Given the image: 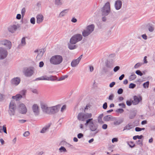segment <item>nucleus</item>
<instances>
[{"label": "nucleus", "mask_w": 155, "mask_h": 155, "mask_svg": "<svg viewBox=\"0 0 155 155\" xmlns=\"http://www.w3.org/2000/svg\"><path fill=\"white\" fill-rule=\"evenodd\" d=\"M92 117V114L91 113H80L77 116V118L80 121L86 120L85 125H89L90 130L92 131H94L96 130L97 127L94 123L93 121V119L91 118Z\"/></svg>", "instance_id": "1"}, {"label": "nucleus", "mask_w": 155, "mask_h": 155, "mask_svg": "<svg viewBox=\"0 0 155 155\" xmlns=\"http://www.w3.org/2000/svg\"><path fill=\"white\" fill-rule=\"evenodd\" d=\"M63 60L62 56L60 55H57L52 56L50 58V63L53 64L58 65L61 64Z\"/></svg>", "instance_id": "2"}, {"label": "nucleus", "mask_w": 155, "mask_h": 155, "mask_svg": "<svg viewBox=\"0 0 155 155\" xmlns=\"http://www.w3.org/2000/svg\"><path fill=\"white\" fill-rule=\"evenodd\" d=\"M94 24L89 25L87 26L86 29L84 30L82 32V35L85 37L88 36L94 30Z\"/></svg>", "instance_id": "3"}, {"label": "nucleus", "mask_w": 155, "mask_h": 155, "mask_svg": "<svg viewBox=\"0 0 155 155\" xmlns=\"http://www.w3.org/2000/svg\"><path fill=\"white\" fill-rule=\"evenodd\" d=\"M110 11V3L109 2H107L101 9L102 14L103 15L107 16Z\"/></svg>", "instance_id": "4"}, {"label": "nucleus", "mask_w": 155, "mask_h": 155, "mask_svg": "<svg viewBox=\"0 0 155 155\" xmlns=\"http://www.w3.org/2000/svg\"><path fill=\"white\" fill-rule=\"evenodd\" d=\"M82 39V36L80 34H77L73 35L70 39V43L72 44H74L77 42L81 41Z\"/></svg>", "instance_id": "5"}, {"label": "nucleus", "mask_w": 155, "mask_h": 155, "mask_svg": "<svg viewBox=\"0 0 155 155\" xmlns=\"http://www.w3.org/2000/svg\"><path fill=\"white\" fill-rule=\"evenodd\" d=\"M16 106L15 101H12L9 104L8 112L11 116L14 115L15 113Z\"/></svg>", "instance_id": "6"}, {"label": "nucleus", "mask_w": 155, "mask_h": 155, "mask_svg": "<svg viewBox=\"0 0 155 155\" xmlns=\"http://www.w3.org/2000/svg\"><path fill=\"white\" fill-rule=\"evenodd\" d=\"M40 105L42 111L45 113L49 114L50 107H48L47 104L43 102H41Z\"/></svg>", "instance_id": "7"}, {"label": "nucleus", "mask_w": 155, "mask_h": 155, "mask_svg": "<svg viewBox=\"0 0 155 155\" xmlns=\"http://www.w3.org/2000/svg\"><path fill=\"white\" fill-rule=\"evenodd\" d=\"M34 68L33 67L25 68L24 69L23 73L27 77L31 76L34 73Z\"/></svg>", "instance_id": "8"}, {"label": "nucleus", "mask_w": 155, "mask_h": 155, "mask_svg": "<svg viewBox=\"0 0 155 155\" xmlns=\"http://www.w3.org/2000/svg\"><path fill=\"white\" fill-rule=\"evenodd\" d=\"M61 107L60 104H58L56 106L50 107L49 114H54L58 112Z\"/></svg>", "instance_id": "9"}, {"label": "nucleus", "mask_w": 155, "mask_h": 155, "mask_svg": "<svg viewBox=\"0 0 155 155\" xmlns=\"http://www.w3.org/2000/svg\"><path fill=\"white\" fill-rule=\"evenodd\" d=\"M0 44L5 46L7 49H10L12 46L11 41L7 40H3L0 41Z\"/></svg>", "instance_id": "10"}, {"label": "nucleus", "mask_w": 155, "mask_h": 155, "mask_svg": "<svg viewBox=\"0 0 155 155\" xmlns=\"http://www.w3.org/2000/svg\"><path fill=\"white\" fill-rule=\"evenodd\" d=\"M56 77L53 76H50L48 77L47 76H43L40 78H38L36 79V80H47V81H54L56 80Z\"/></svg>", "instance_id": "11"}, {"label": "nucleus", "mask_w": 155, "mask_h": 155, "mask_svg": "<svg viewBox=\"0 0 155 155\" xmlns=\"http://www.w3.org/2000/svg\"><path fill=\"white\" fill-rule=\"evenodd\" d=\"M8 54L7 51L3 48H0V60L5 59Z\"/></svg>", "instance_id": "12"}, {"label": "nucleus", "mask_w": 155, "mask_h": 155, "mask_svg": "<svg viewBox=\"0 0 155 155\" xmlns=\"http://www.w3.org/2000/svg\"><path fill=\"white\" fill-rule=\"evenodd\" d=\"M19 27V26L18 24H12L8 28V30L9 32L12 33H14Z\"/></svg>", "instance_id": "13"}, {"label": "nucleus", "mask_w": 155, "mask_h": 155, "mask_svg": "<svg viewBox=\"0 0 155 155\" xmlns=\"http://www.w3.org/2000/svg\"><path fill=\"white\" fill-rule=\"evenodd\" d=\"M18 110L21 114H25L27 112V109L25 105L23 104H21L19 105Z\"/></svg>", "instance_id": "14"}, {"label": "nucleus", "mask_w": 155, "mask_h": 155, "mask_svg": "<svg viewBox=\"0 0 155 155\" xmlns=\"http://www.w3.org/2000/svg\"><path fill=\"white\" fill-rule=\"evenodd\" d=\"M32 110L36 116L38 115L39 114V108L38 105L36 104H34L32 106Z\"/></svg>", "instance_id": "15"}, {"label": "nucleus", "mask_w": 155, "mask_h": 155, "mask_svg": "<svg viewBox=\"0 0 155 155\" xmlns=\"http://www.w3.org/2000/svg\"><path fill=\"white\" fill-rule=\"evenodd\" d=\"M35 52L37 53V55L36 58L38 60L40 59L43 56L44 52V49H39L35 51Z\"/></svg>", "instance_id": "16"}, {"label": "nucleus", "mask_w": 155, "mask_h": 155, "mask_svg": "<svg viewBox=\"0 0 155 155\" xmlns=\"http://www.w3.org/2000/svg\"><path fill=\"white\" fill-rule=\"evenodd\" d=\"M36 18L37 19L36 22L38 24H40L42 22L44 19L43 15L41 14L37 15Z\"/></svg>", "instance_id": "17"}, {"label": "nucleus", "mask_w": 155, "mask_h": 155, "mask_svg": "<svg viewBox=\"0 0 155 155\" xmlns=\"http://www.w3.org/2000/svg\"><path fill=\"white\" fill-rule=\"evenodd\" d=\"M122 3L121 1L120 0L116 1L115 3L114 6L117 10H118L120 9L122 7Z\"/></svg>", "instance_id": "18"}, {"label": "nucleus", "mask_w": 155, "mask_h": 155, "mask_svg": "<svg viewBox=\"0 0 155 155\" xmlns=\"http://www.w3.org/2000/svg\"><path fill=\"white\" fill-rule=\"evenodd\" d=\"M134 100L132 101V103L134 104L135 105L138 104L142 100L141 97H139L136 96H134Z\"/></svg>", "instance_id": "19"}, {"label": "nucleus", "mask_w": 155, "mask_h": 155, "mask_svg": "<svg viewBox=\"0 0 155 155\" xmlns=\"http://www.w3.org/2000/svg\"><path fill=\"white\" fill-rule=\"evenodd\" d=\"M20 80L18 78H15L12 80V84L15 85H18L19 83Z\"/></svg>", "instance_id": "20"}, {"label": "nucleus", "mask_w": 155, "mask_h": 155, "mask_svg": "<svg viewBox=\"0 0 155 155\" xmlns=\"http://www.w3.org/2000/svg\"><path fill=\"white\" fill-rule=\"evenodd\" d=\"M68 9H65L61 12L59 15V17L61 18L65 15L68 13Z\"/></svg>", "instance_id": "21"}, {"label": "nucleus", "mask_w": 155, "mask_h": 155, "mask_svg": "<svg viewBox=\"0 0 155 155\" xmlns=\"http://www.w3.org/2000/svg\"><path fill=\"white\" fill-rule=\"evenodd\" d=\"M79 61L77 59L74 60L71 62V64L72 67H75L79 64Z\"/></svg>", "instance_id": "22"}, {"label": "nucleus", "mask_w": 155, "mask_h": 155, "mask_svg": "<svg viewBox=\"0 0 155 155\" xmlns=\"http://www.w3.org/2000/svg\"><path fill=\"white\" fill-rule=\"evenodd\" d=\"M134 126L130 124H127L124 128V129L123 130H129L130 129H131L132 128L134 127Z\"/></svg>", "instance_id": "23"}, {"label": "nucleus", "mask_w": 155, "mask_h": 155, "mask_svg": "<svg viewBox=\"0 0 155 155\" xmlns=\"http://www.w3.org/2000/svg\"><path fill=\"white\" fill-rule=\"evenodd\" d=\"M55 4L57 6H61L63 4L62 0H55Z\"/></svg>", "instance_id": "24"}, {"label": "nucleus", "mask_w": 155, "mask_h": 155, "mask_svg": "<svg viewBox=\"0 0 155 155\" xmlns=\"http://www.w3.org/2000/svg\"><path fill=\"white\" fill-rule=\"evenodd\" d=\"M22 97V95H20L19 94H16L15 96H13L12 98L14 99H15L16 100H18L19 99H20Z\"/></svg>", "instance_id": "25"}, {"label": "nucleus", "mask_w": 155, "mask_h": 155, "mask_svg": "<svg viewBox=\"0 0 155 155\" xmlns=\"http://www.w3.org/2000/svg\"><path fill=\"white\" fill-rule=\"evenodd\" d=\"M123 121V119L115 120L114 122V124L116 125H119Z\"/></svg>", "instance_id": "26"}, {"label": "nucleus", "mask_w": 155, "mask_h": 155, "mask_svg": "<svg viewBox=\"0 0 155 155\" xmlns=\"http://www.w3.org/2000/svg\"><path fill=\"white\" fill-rule=\"evenodd\" d=\"M104 114H101L99 115L98 117V122L100 123H102L103 122L102 121V118Z\"/></svg>", "instance_id": "27"}, {"label": "nucleus", "mask_w": 155, "mask_h": 155, "mask_svg": "<svg viewBox=\"0 0 155 155\" xmlns=\"http://www.w3.org/2000/svg\"><path fill=\"white\" fill-rule=\"evenodd\" d=\"M49 127L50 126H47L45 127L42 129V130L41 131V132L43 133H45L46 131L47 130L49 129Z\"/></svg>", "instance_id": "28"}, {"label": "nucleus", "mask_w": 155, "mask_h": 155, "mask_svg": "<svg viewBox=\"0 0 155 155\" xmlns=\"http://www.w3.org/2000/svg\"><path fill=\"white\" fill-rule=\"evenodd\" d=\"M26 44V41H25V37H23L22 38L21 40V44H20L19 47H20V46L22 45L24 46Z\"/></svg>", "instance_id": "29"}, {"label": "nucleus", "mask_w": 155, "mask_h": 155, "mask_svg": "<svg viewBox=\"0 0 155 155\" xmlns=\"http://www.w3.org/2000/svg\"><path fill=\"white\" fill-rule=\"evenodd\" d=\"M137 77L136 75L135 74H132L130 75L129 78V80L131 81L134 80Z\"/></svg>", "instance_id": "30"}, {"label": "nucleus", "mask_w": 155, "mask_h": 155, "mask_svg": "<svg viewBox=\"0 0 155 155\" xmlns=\"http://www.w3.org/2000/svg\"><path fill=\"white\" fill-rule=\"evenodd\" d=\"M59 152L60 153L62 152H67V151L65 149V148L64 147H61L59 149Z\"/></svg>", "instance_id": "31"}, {"label": "nucleus", "mask_w": 155, "mask_h": 155, "mask_svg": "<svg viewBox=\"0 0 155 155\" xmlns=\"http://www.w3.org/2000/svg\"><path fill=\"white\" fill-rule=\"evenodd\" d=\"M111 117L110 115L105 116L104 117V120L105 121H109L111 120Z\"/></svg>", "instance_id": "32"}, {"label": "nucleus", "mask_w": 155, "mask_h": 155, "mask_svg": "<svg viewBox=\"0 0 155 155\" xmlns=\"http://www.w3.org/2000/svg\"><path fill=\"white\" fill-rule=\"evenodd\" d=\"M72 44H69L68 45V48L72 50L76 48V46L75 45H72Z\"/></svg>", "instance_id": "33"}, {"label": "nucleus", "mask_w": 155, "mask_h": 155, "mask_svg": "<svg viewBox=\"0 0 155 155\" xmlns=\"http://www.w3.org/2000/svg\"><path fill=\"white\" fill-rule=\"evenodd\" d=\"M143 137V136L142 135H141L140 136L136 135V136H134L133 137V139L134 140H136L137 139H140L142 138Z\"/></svg>", "instance_id": "34"}, {"label": "nucleus", "mask_w": 155, "mask_h": 155, "mask_svg": "<svg viewBox=\"0 0 155 155\" xmlns=\"http://www.w3.org/2000/svg\"><path fill=\"white\" fill-rule=\"evenodd\" d=\"M26 92V91L25 90H23L20 92V94L22 95V97L25 96V95Z\"/></svg>", "instance_id": "35"}, {"label": "nucleus", "mask_w": 155, "mask_h": 155, "mask_svg": "<svg viewBox=\"0 0 155 155\" xmlns=\"http://www.w3.org/2000/svg\"><path fill=\"white\" fill-rule=\"evenodd\" d=\"M149 81H147L143 84V86L144 88H147L149 87Z\"/></svg>", "instance_id": "36"}, {"label": "nucleus", "mask_w": 155, "mask_h": 155, "mask_svg": "<svg viewBox=\"0 0 155 155\" xmlns=\"http://www.w3.org/2000/svg\"><path fill=\"white\" fill-rule=\"evenodd\" d=\"M128 144L130 147L131 148L134 147L135 146V144L133 142L130 141L128 143Z\"/></svg>", "instance_id": "37"}, {"label": "nucleus", "mask_w": 155, "mask_h": 155, "mask_svg": "<svg viewBox=\"0 0 155 155\" xmlns=\"http://www.w3.org/2000/svg\"><path fill=\"white\" fill-rule=\"evenodd\" d=\"M66 108V106L65 105H64L62 106L61 108V112L63 113L64 111Z\"/></svg>", "instance_id": "38"}, {"label": "nucleus", "mask_w": 155, "mask_h": 155, "mask_svg": "<svg viewBox=\"0 0 155 155\" xmlns=\"http://www.w3.org/2000/svg\"><path fill=\"white\" fill-rule=\"evenodd\" d=\"M136 86V84L133 83H131L129 85V88H134Z\"/></svg>", "instance_id": "39"}, {"label": "nucleus", "mask_w": 155, "mask_h": 155, "mask_svg": "<svg viewBox=\"0 0 155 155\" xmlns=\"http://www.w3.org/2000/svg\"><path fill=\"white\" fill-rule=\"evenodd\" d=\"M142 65V63H138L136 64L134 66V68H137L140 67Z\"/></svg>", "instance_id": "40"}, {"label": "nucleus", "mask_w": 155, "mask_h": 155, "mask_svg": "<svg viewBox=\"0 0 155 155\" xmlns=\"http://www.w3.org/2000/svg\"><path fill=\"white\" fill-rule=\"evenodd\" d=\"M26 12V9L25 8H23L21 10V13L22 14V16H24L25 15V13Z\"/></svg>", "instance_id": "41"}, {"label": "nucleus", "mask_w": 155, "mask_h": 155, "mask_svg": "<svg viewBox=\"0 0 155 155\" xmlns=\"http://www.w3.org/2000/svg\"><path fill=\"white\" fill-rule=\"evenodd\" d=\"M6 125H4L3 126V129H2V131H3V132L5 133L6 134H7V130H6Z\"/></svg>", "instance_id": "42"}, {"label": "nucleus", "mask_w": 155, "mask_h": 155, "mask_svg": "<svg viewBox=\"0 0 155 155\" xmlns=\"http://www.w3.org/2000/svg\"><path fill=\"white\" fill-rule=\"evenodd\" d=\"M136 74L140 76H142L143 74L139 70L136 71Z\"/></svg>", "instance_id": "43"}, {"label": "nucleus", "mask_w": 155, "mask_h": 155, "mask_svg": "<svg viewBox=\"0 0 155 155\" xmlns=\"http://www.w3.org/2000/svg\"><path fill=\"white\" fill-rule=\"evenodd\" d=\"M154 27L153 26H149L148 28V30L150 32H153L154 30Z\"/></svg>", "instance_id": "44"}, {"label": "nucleus", "mask_w": 155, "mask_h": 155, "mask_svg": "<svg viewBox=\"0 0 155 155\" xmlns=\"http://www.w3.org/2000/svg\"><path fill=\"white\" fill-rule=\"evenodd\" d=\"M30 22L32 24H34L35 23V19L34 17L30 19Z\"/></svg>", "instance_id": "45"}, {"label": "nucleus", "mask_w": 155, "mask_h": 155, "mask_svg": "<svg viewBox=\"0 0 155 155\" xmlns=\"http://www.w3.org/2000/svg\"><path fill=\"white\" fill-rule=\"evenodd\" d=\"M137 143L140 146H142L143 145L142 140H139L137 141H136Z\"/></svg>", "instance_id": "46"}, {"label": "nucleus", "mask_w": 155, "mask_h": 155, "mask_svg": "<svg viewBox=\"0 0 155 155\" xmlns=\"http://www.w3.org/2000/svg\"><path fill=\"white\" fill-rule=\"evenodd\" d=\"M120 69V67L119 66H116L114 69V72H116Z\"/></svg>", "instance_id": "47"}, {"label": "nucleus", "mask_w": 155, "mask_h": 155, "mask_svg": "<svg viewBox=\"0 0 155 155\" xmlns=\"http://www.w3.org/2000/svg\"><path fill=\"white\" fill-rule=\"evenodd\" d=\"M30 134V132L29 131H27L25 132V133L23 134V136L25 137H28Z\"/></svg>", "instance_id": "48"}, {"label": "nucleus", "mask_w": 155, "mask_h": 155, "mask_svg": "<svg viewBox=\"0 0 155 155\" xmlns=\"http://www.w3.org/2000/svg\"><path fill=\"white\" fill-rule=\"evenodd\" d=\"M132 101H126V104L128 106H130L132 104Z\"/></svg>", "instance_id": "49"}, {"label": "nucleus", "mask_w": 155, "mask_h": 155, "mask_svg": "<svg viewBox=\"0 0 155 155\" xmlns=\"http://www.w3.org/2000/svg\"><path fill=\"white\" fill-rule=\"evenodd\" d=\"M123 92V90L121 88H120L118 89L117 91V93L119 94H122Z\"/></svg>", "instance_id": "50"}, {"label": "nucleus", "mask_w": 155, "mask_h": 155, "mask_svg": "<svg viewBox=\"0 0 155 155\" xmlns=\"http://www.w3.org/2000/svg\"><path fill=\"white\" fill-rule=\"evenodd\" d=\"M114 97V95L113 94H111L108 97V99L109 100H112L113 99Z\"/></svg>", "instance_id": "51"}, {"label": "nucleus", "mask_w": 155, "mask_h": 155, "mask_svg": "<svg viewBox=\"0 0 155 155\" xmlns=\"http://www.w3.org/2000/svg\"><path fill=\"white\" fill-rule=\"evenodd\" d=\"M84 135L81 133H79L78 135V138H81L83 137Z\"/></svg>", "instance_id": "52"}, {"label": "nucleus", "mask_w": 155, "mask_h": 155, "mask_svg": "<svg viewBox=\"0 0 155 155\" xmlns=\"http://www.w3.org/2000/svg\"><path fill=\"white\" fill-rule=\"evenodd\" d=\"M103 108L104 109H107V104L106 102H105L103 104Z\"/></svg>", "instance_id": "53"}, {"label": "nucleus", "mask_w": 155, "mask_h": 155, "mask_svg": "<svg viewBox=\"0 0 155 155\" xmlns=\"http://www.w3.org/2000/svg\"><path fill=\"white\" fill-rule=\"evenodd\" d=\"M117 111L120 113H122L124 112V110L122 109H119L117 110Z\"/></svg>", "instance_id": "54"}, {"label": "nucleus", "mask_w": 155, "mask_h": 155, "mask_svg": "<svg viewBox=\"0 0 155 155\" xmlns=\"http://www.w3.org/2000/svg\"><path fill=\"white\" fill-rule=\"evenodd\" d=\"M115 84V82H113L110 84L109 86L110 87H112Z\"/></svg>", "instance_id": "55"}, {"label": "nucleus", "mask_w": 155, "mask_h": 155, "mask_svg": "<svg viewBox=\"0 0 155 155\" xmlns=\"http://www.w3.org/2000/svg\"><path fill=\"white\" fill-rule=\"evenodd\" d=\"M142 37L144 40H147V36L146 34L142 35Z\"/></svg>", "instance_id": "56"}, {"label": "nucleus", "mask_w": 155, "mask_h": 155, "mask_svg": "<svg viewBox=\"0 0 155 155\" xmlns=\"http://www.w3.org/2000/svg\"><path fill=\"white\" fill-rule=\"evenodd\" d=\"M118 139L116 138H113L112 140V142L114 143V142H117L118 141Z\"/></svg>", "instance_id": "57"}, {"label": "nucleus", "mask_w": 155, "mask_h": 155, "mask_svg": "<svg viewBox=\"0 0 155 155\" xmlns=\"http://www.w3.org/2000/svg\"><path fill=\"white\" fill-rule=\"evenodd\" d=\"M119 105L121 106L122 107L125 108V105L124 103H120L119 104Z\"/></svg>", "instance_id": "58"}, {"label": "nucleus", "mask_w": 155, "mask_h": 155, "mask_svg": "<svg viewBox=\"0 0 155 155\" xmlns=\"http://www.w3.org/2000/svg\"><path fill=\"white\" fill-rule=\"evenodd\" d=\"M44 63L43 61H41L39 63V67L40 68L43 67Z\"/></svg>", "instance_id": "59"}, {"label": "nucleus", "mask_w": 155, "mask_h": 155, "mask_svg": "<svg viewBox=\"0 0 155 155\" xmlns=\"http://www.w3.org/2000/svg\"><path fill=\"white\" fill-rule=\"evenodd\" d=\"M21 15L20 14H18L16 16V18L18 19H20L21 18Z\"/></svg>", "instance_id": "60"}, {"label": "nucleus", "mask_w": 155, "mask_h": 155, "mask_svg": "<svg viewBox=\"0 0 155 155\" xmlns=\"http://www.w3.org/2000/svg\"><path fill=\"white\" fill-rule=\"evenodd\" d=\"M135 130L136 131H141V128L139 127H136L135 128Z\"/></svg>", "instance_id": "61"}, {"label": "nucleus", "mask_w": 155, "mask_h": 155, "mask_svg": "<svg viewBox=\"0 0 155 155\" xmlns=\"http://www.w3.org/2000/svg\"><path fill=\"white\" fill-rule=\"evenodd\" d=\"M107 125L106 124H104L103 125L102 128L104 129H106L107 128Z\"/></svg>", "instance_id": "62"}, {"label": "nucleus", "mask_w": 155, "mask_h": 155, "mask_svg": "<svg viewBox=\"0 0 155 155\" xmlns=\"http://www.w3.org/2000/svg\"><path fill=\"white\" fill-rule=\"evenodd\" d=\"M124 74H122L121 76H120L119 78V79L120 80H122L124 77Z\"/></svg>", "instance_id": "63"}, {"label": "nucleus", "mask_w": 155, "mask_h": 155, "mask_svg": "<svg viewBox=\"0 0 155 155\" xmlns=\"http://www.w3.org/2000/svg\"><path fill=\"white\" fill-rule=\"evenodd\" d=\"M71 21L73 22H74V23H75V22H76L77 21V20L76 18H73L71 20Z\"/></svg>", "instance_id": "64"}]
</instances>
